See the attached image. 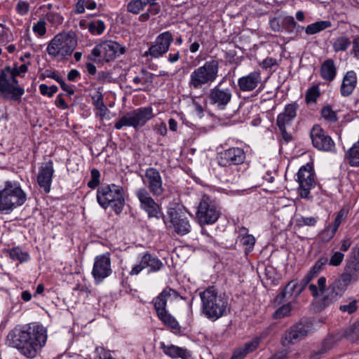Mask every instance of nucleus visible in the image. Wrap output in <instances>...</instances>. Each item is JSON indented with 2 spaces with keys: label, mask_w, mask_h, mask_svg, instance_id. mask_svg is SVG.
I'll use <instances>...</instances> for the list:
<instances>
[{
  "label": "nucleus",
  "mask_w": 359,
  "mask_h": 359,
  "mask_svg": "<svg viewBox=\"0 0 359 359\" xmlns=\"http://www.w3.org/2000/svg\"><path fill=\"white\" fill-rule=\"evenodd\" d=\"M322 116L331 122H335L337 121V116L335 111H334L330 106L323 107L321 110Z\"/></svg>",
  "instance_id": "45"
},
{
  "label": "nucleus",
  "mask_w": 359,
  "mask_h": 359,
  "mask_svg": "<svg viewBox=\"0 0 359 359\" xmlns=\"http://www.w3.org/2000/svg\"><path fill=\"white\" fill-rule=\"evenodd\" d=\"M15 11L22 16L27 15L29 11V3L24 1H20L16 5Z\"/></svg>",
  "instance_id": "52"
},
{
  "label": "nucleus",
  "mask_w": 359,
  "mask_h": 359,
  "mask_svg": "<svg viewBox=\"0 0 359 359\" xmlns=\"http://www.w3.org/2000/svg\"><path fill=\"white\" fill-rule=\"evenodd\" d=\"M245 158V154L243 149L233 147L219 153L218 163L222 166L238 165L242 163Z\"/></svg>",
  "instance_id": "21"
},
{
  "label": "nucleus",
  "mask_w": 359,
  "mask_h": 359,
  "mask_svg": "<svg viewBox=\"0 0 359 359\" xmlns=\"http://www.w3.org/2000/svg\"><path fill=\"white\" fill-rule=\"evenodd\" d=\"M46 332L41 325L16 327L7 336V344L28 358H34L46 344Z\"/></svg>",
  "instance_id": "1"
},
{
  "label": "nucleus",
  "mask_w": 359,
  "mask_h": 359,
  "mask_svg": "<svg viewBox=\"0 0 359 359\" xmlns=\"http://www.w3.org/2000/svg\"><path fill=\"white\" fill-rule=\"evenodd\" d=\"M143 0H131L127 4V11L134 15L139 14L145 7Z\"/></svg>",
  "instance_id": "36"
},
{
  "label": "nucleus",
  "mask_w": 359,
  "mask_h": 359,
  "mask_svg": "<svg viewBox=\"0 0 359 359\" xmlns=\"http://www.w3.org/2000/svg\"><path fill=\"white\" fill-rule=\"evenodd\" d=\"M247 354V344H245L242 348L236 349L230 359H242Z\"/></svg>",
  "instance_id": "60"
},
{
  "label": "nucleus",
  "mask_w": 359,
  "mask_h": 359,
  "mask_svg": "<svg viewBox=\"0 0 359 359\" xmlns=\"http://www.w3.org/2000/svg\"><path fill=\"white\" fill-rule=\"evenodd\" d=\"M353 282L344 273L340 277L336 279L329 287L330 292L325 297V301L330 302L336 301L346 290L347 287Z\"/></svg>",
  "instance_id": "22"
},
{
  "label": "nucleus",
  "mask_w": 359,
  "mask_h": 359,
  "mask_svg": "<svg viewBox=\"0 0 359 359\" xmlns=\"http://www.w3.org/2000/svg\"><path fill=\"white\" fill-rule=\"evenodd\" d=\"M163 353L172 358H181L182 359H191L190 352L186 349L175 345H165L163 343L161 344Z\"/></svg>",
  "instance_id": "26"
},
{
  "label": "nucleus",
  "mask_w": 359,
  "mask_h": 359,
  "mask_svg": "<svg viewBox=\"0 0 359 359\" xmlns=\"http://www.w3.org/2000/svg\"><path fill=\"white\" fill-rule=\"evenodd\" d=\"M220 215V210L216 202L207 195H204L196 211V217L201 225L212 224L217 222Z\"/></svg>",
  "instance_id": "9"
},
{
  "label": "nucleus",
  "mask_w": 359,
  "mask_h": 359,
  "mask_svg": "<svg viewBox=\"0 0 359 359\" xmlns=\"http://www.w3.org/2000/svg\"><path fill=\"white\" fill-rule=\"evenodd\" d=\"M357 301L353 300L348 304L341 305L339 306V310L342 312H346L348 314H351L357 310Z\"/></svg>",
  "instance_id": "54"
},
{
  "label": "nucleus",
  "mask_w": 359,
  "mask_h": 359,
  "mask_svg": "<svg viewBox=\"0 0 359 359\" xmlns=\"http://www.w3.org/2000/svg\"><path fill=\"white\" fill-rule=\"evenodd\" d=\"M46 19L53 25H58L62 23V18L60 15L55 12H49L46 16Z\"/></svg>",
  "instance_id": "53"
},
{
  "label": "nucleus",
  "mask_w": 359,
  "mask_h": 359,
  "mask_svg": "<svg viewBox=\"0 0 359 359\" xmlns=\"http://www.w3.org/2000/svg\"><path fill=\"white\" fill-rule=\"evenodd\" d=\"M168 214L176 233L185 235L191 231L189 221L181 209L172 208Z\"/></svg>",
  "instance_id": "19"
},
{
  "label": "nucleus",
  "mask_w": 359,
  "mask_h": 359,
  "mask_svg": "<svg viewBox=\"0 0 359 359\" xmlns=\"http://www.w3.org/2000/svg\"><path fill=\"white\" fill-rule=\"evenodd\" d=\"M260 341L261 338L256 337L250 342H248V353L255 351L259 347Z\"/></svg>",
  "instance_id": "63"
},
{
  "label": "nucleus",
  "mask_w": 359,
  "mask_h": 359,
  "mask_svg": "<svg viewBox=\"0 0 359 359\" xmlns=\"http://www.w3.org/2000/svg\"><path fill=\"white\" fill-rule=\"evenodd\" d=\"M351 42L346 36L338 37L333 43V48L335 52L344 51L351 45Z\"/></svg>",
  "instance_id": "37"
},
{
  "label": "nucleus",
  "mask_w": 359,
  "mask_h": 359,
  "mask_svg": "<svg viewBox=\"0 0 359 359\" xmlns=\"http://www.w3.org/2000/svg\"><path fill=\"white\" fill-rule=\"evenodd\" d=\"M163 267V262L155 255L146 252L142 255L140 262L131 269V276L139 274L143 269H148L149 273L157 272Z\"/></svg>",
  "instance_id": "17"
},
{
  "label": "nucleus",
  "mask_w": 359,
  "mask_h": 359,
  "mask_svg": "<svg viewBox=\"0 0 359 359\" xmlns=\"http://www.w3.org/2000/svg\"><path fill=\"white\" fill-rule=\"evenodd\" d=\"M261 81L259 72H252L248 75V91L255 89Z\"/></svg>",
  "instance_id": "46"
},
{
  "label": "nucleus",
  "mask_w": 359,
  "mask_h": 359,
  "mask_svg": "<svg viewBox=\"0 0 359 359\" xmlns=\"http://www.w3.org/2000/svg\"><path fill=\"white\" fill-rule=\"evenodd\" d=\"M344 337L352 342L359 340V322L348 327L344 332Z\"/></svg>",
  "instance_id": "33"
},
{
  "label": "nucleus",
  "mask_w": 359,
  "mask_h": 359,
  "mask_svg": "<svg viewBox=\"0 0 359 359\" xmlns=\"http://www.w3.org/2000/svg\"><path fill=\"white\" fill-rule=\"evenodd\" d=\"M283 29L288 32H301L304 30V27L299 25L292 16H287L282 19Z\"/></svg>",
  "instance_id": "32"
},
{
  "label": "nucleus",
  "mask_w": 359,
  "mask_h": 359,
  "mask_svg": "<svg viewBox=\"0 0 359 359\" xmlns=\"http://www.w3.org/2000/svg\"><path fill=\"white\" fill-rule=\"evenodd\" d=\"M32 29L39 36L45 35L46 33V21L43 19H40L33 25Z\"/></svg>",
  "instance_id": "47"
},
{
  "label": "nucleus",
  "mask_w": 359,
  "mask_h": 359,
  "mask_svg": "<svg viewBox=\"0 0 359 359\" xmlns=\"http://www.w3.org/2000/svg\"><path fill=\"white\" fill-rule=\"evenodd\" d=\"M278 65L277 60L272 57L266 58L262 63L263 68L267 69L276 66Z\"/></svg>",
  "instance_id": "64"
},
{
  "label": "nucleus",
  "mask_w": 359,
  "mask_h": 359,
  "mask_svg": "<svg viewBox=\"0 0 359 359\" xmlns=\"http://www.w3.org/2000/svg\"><path fill=\"white\" fill-rule=\"evenodd\" d=\"M320 93L319 90V87L317 85H315L308 89L306 95L305 100L306 103H315L317 101V99L320 97Z\"/></svg>",
  "instance_id": "40"
},
{
  "label": "nucleus",
  "mask_w": 359,
  "mask_h": 359,
  "mask_svg": "<svg viewBox=\"0 0 359 359\" xmlns=\"http://www.w3.org/2000/svg\"><path fill=\"white\" fill-rule=\"evenodd\" d=\"M297 181L299 184V194L301 197L309 198L310 189L314 184V174L311 165L307 164L302 166L297 173Z\"/></svg>",
  "instance_id": "18"
},
{
  "label": "nucleus",
  "mask_w": 359,
  "mask_h": 359,
  "mask_svg": "<svg viewBox=\"0 0 359 359\" xmlns=\"http://www.w3.org/2000/svg\"><path fill=\"white\" fill-rule=\"evenodd\" d=\"M53 173V162L51 160L43 163L39 168L37 182L40 188L43 189L46 194L49 193L50 191Z\"/></svg>",
  "instance_id": "20"
},
{
  "label": "nucleus",
  "mask_w": 359,
  "mask_h": 359,
  "mask_svg": "<svg viewBox=\"0 0 359 359\" xmlns=\"http://www.w3.org/2000/svg\"><path fill=\"white\" fill-rule=\"evenodd\" d=\"M89 32L94 35L101 34L104 29L105 25L102 20H94L88 24V26Z\"/></svg>",
  "instance_id": "39"
},
{
  "label": "nucleus",
  "mask_w": 359,
  "mask_h": 359,
  "mask_svg": "<svg viewBox=\"0 0 359 359\" xmlns=\"http://www.w3.org/2000/svg\"><path fill=\"white\" fill-rule=\"evenodd\" d=\"M332 339H327L324 341L323 346L318 351H314L311 355V359H320L321 355L325 353L331 348Z\"/></svg>",
  "instance_id": "43"
},
{
  "label": "nucleus",
  "mask_w": 359,
  "mask_h": 359,
  "mask_svg": "<svg viewBox=\"0 0 359 359\" xmlns=\"http://www.w3.org/2000/svg\"><path fill=\"white\" fill-rule=\"evenodd\" d=\"M142 76V84L150 85L153 82L154 75L153 74L147 72L145 69L141 70Z\"/></svg>",
  "instance_id": "59"
},
{
  "label": "nucleus",
  "mask_w": 359,
  "mask_h": 359,
  "mask_svg": "<svg viewBox=\"0 0 359 359\" xmlns=\"http://www.w3.org/2000/svg\"><path fill=\"white\" fill-rule=\"evenodd\" d=\"M231 93L229 89L222 90L217 87L211 90L210 100L211 103L223 109L231 100Z\"/></svg>",
  "instance_id": "25"
},
{
  "label": "nucleus",
  "mask_w": 359,
  "mask_h": 359,
  "mask_svg": "<svg viewBox=\"0 0 359 359\" xmlns=\"http://www.w3.org/2000/svg\"><path fill=\"white\" fill-rule=\"evenodd\" d=\"M181 55L179 50H172L167 56V60L171 64L176 63L180 59Z\"/></svg>",
  "instance_id": "62"
},
{
  "label": "nucleus",
  "mask_w": 359,
  "mask_h": 359,
  "mask_svg": "<svg viewBox=\"0 0 359 359\" xmlns=\"http://www.w3.org/2000/svg\"><path fill=\"white\" fill-rule=\"evenodd\" d=\"M158 318L172 332L177 333L180 331V326L174 316L168 311L156 314Z\"/></svg>",
  "instance_id": "28"
},
{
  "label": "nucleus",
  "mask_w": 359,
  "mask_h": 359,
  "mask_svg": "<svg viewBox=\"0 0 359 359\" xmlns=\"http://www.w3.org/2000/svg\"><path fill=\"white\" fill-rule=\"evenodd\" d=\"M219 62L215 60L206 61L194 69L189 75L188 86L191 93L194 90H203L215 82L218 77Z\"/></svg>",
  "instance_id": "3"
},
{
  "label": "nucleus",
  "mask_w": 359,
  "mask_h": 359,
  "mask_svg": "<svg viewBox=\"0 0 359 359\" xmlns=\"http://www.w3.org/2000/svg\"><path fill=\"white\" fill-rule=\"evenodd\" d=\"M336 67L332 60H325L321 65L320 74L321 76L326 81H332L336 75Z\"/></svg>",
  "instance_id": "30"
},
{
  "label": "nucleus",
  "mask_w": 359,
  "mask_h": 359,
  "mask_svg": "<svg viewBox=\"0 0 359 359\" xmlns=\"http://www.w3.org/2000/svg\"><path fill=\"white\" fill-rule=\"evenodd\" d=\"M317 220L315 217H302L301 218L297 220V225L299 226H314L316 223Z\"/></svg>",
  "instance_id": "55"
},
{
  "label": "nucleus",
  "mask_w": 359,
  "mask_h": 359,
  "mask_svg": "<svg viewBox=\"0 0 359 359\" xmlns=\"http://www.w3.org/2000/svg\"><path fill=\"white\" fill-rule=\"evenodd\" d=\"M110 355L109 351H106L104 347L97 346L95 348L94 352L90 357V359H103L104 358H107V355Z\"/></svg>",
  "instance_id": "49"
},
{
  "label": "nucleus",
  "mask_w": 359,
  "mask_h": 359,
  "mask_svg": "<svg viewBox=\"0 0 359 359\" xmlns=\"http://www.w3.org/2000/svg\"><path fill=\"white\" fill-rule=\"evenodd\" d=\"M348 158L349 163L351 166L359 165V146L353 144V146L348 151Z\"/></svg>",
  "instance_id": "38"
},
{
  "label": "nucleus",
  "mask_w": 359,
  "mask_h": 359,
  "mask_svg": "<svg viewBox=\"0 0 359 359\" xmlns=\"http://www.w3.org/2000/svg\"><path fill=\"white\" fill-rule=\"evenodd\" d=\"M328 262L327 258L321 257L314 264V266L310 269L308 274L311 276L313 278L316 277L318 274L323 269V266H325Z\"/></svg>",
  "instance_id": "42"
},
{
  "label": "nucleus",
  "mask_w": 359,
  "mask_h": 359,
  "mask_svg": "<svg viewBox=\"0 0 359 359\" xmlns=\"http://www.w3.org/2000/svg\"><path fill=\"white\" fill-rule=\"evenodd\" d=\"M312 279L313 278L307 273L299 283H294L297 285L296 289H298L296 296L299 295L303 292Z\"/></svg>",
  "instance_id": "51"
},
{
  "label": "nucleus",
  "mask_w": 359,
  "mask_h": 359,
  "mask_svg": "<svg viewBox=\"0 0 359 359\" xmlns=\"http://www.w3.org/2000/svg\"><path fill=\"white\" fill-rule=\"evenodd\" d=\"M292 311V304L291 303L286 304L281 307L278 308L273 313V318L274 319H281L285 317L290 316V312Z\"/></svg>",
  "instance_id": "41"
},
{
  "label": "nucleus",
  "mask_w": 359,
  "mask_h": 359,
  "mask_svg": "<svg viewBox=\"0 0 359 359\" xmlns=\"http://www.w3.org/2000/svg\"><path fill=\"white\" fill-rule=\"evenodd\" d=\"M93 104L95 107L99 109L100 111L105 112L107 109L104 105L102 100V95L101 94L97 95L96 97H93Z\"/></svg>",
  "instance_id": "58"
},
{
  "label": "nucleus",
  "mask_w": 359,
  "mask_h": 359,
  "mask_svg": "<svg viewBox=\"0 0 359 359\" xmlns=\"http://www.w3.org/2000/svg\"><path fill=\"white\" fill-rule=\"evenodd\" d=\"M343 273L353 282L359 278V262L348 257Z\"/></svg>",
  "instance_id": "29"
},
{
  "label": "nucleus",
  "mask_w": 359,
  "mask_h": 359,
  "mask_svg": "<svg viewBox=\"0 0 359 359\" xmlns=\"http://www.w3.org/2000/svg\"><path fill=\"white\" fill-rule=\"evenodd\" d=\"M202 313L209 320L215 321L226 312L227 302L218 295L217 290L213 287H209L201 292Z\"/></svg>",
  "instance_id": "4"
},
{
  "label": "nucleus",
  "mask_w": 359,
  "mask_h": 359,
  "mask_svg": "<svg viewBox=\"0 0 359 359\" xmlns=\"http://www.w3.org/2000/svg\"><path fill=\"white\" fill-rule=\"evenodd\" d=\"M357 78L355 73L353 71L348 72L344 77L341 86L342 95H349L355 88Z\"/></svg>",
  "instance_id": "27"
},
{
  "label": "nucleus",
  "mask_w": 359,
  "mask_h": 359,
  "mask_svg": "<svg viewBox=\"0 0 359 359\" xmlns=\"http://www.w3.org/2000/svg\"><path fill=\"white\" fill-rule=\"evenodd\" d=\"M27 64H23L19 67L12 68L6 66L0 72V93L4 98L18 102H21L22 96L25 94V89L18 84L16 79L18 76L27 72Z\"/></svg>",
  "instance_id": "2"
},
{
  "label": "nucleus",
  "mask_w": 359,
  "mask_h": 359,
  "mask_svg": "<svg viewBox=\"0 0 359 359\" xmlns=\"http://www.w3.org/2000/svg\"><path fill=\"white\" fill-rule=\"evenodd\" d=\"M125 52V47L118 43L114 41H105L93 48L88 59L95 61L97 57H100L108 62L123 55Z\"/></svg>",
  "instance_id": "10"
},
{
  "label": "nucleus",
  "mask_w": 359,
  "mask_h": 359,
  "mask_svg": "<svg viewBox=\"0 0 359 359\" xmlns=\"http://www.w3.org/2000/svg\"><path fill=\"white\" fill-rule=\"evenodd\" d=\"M112 273L111 258L109 252L96 256L92 270V275L96 283L102 282Z\"/></svg>",
  "instance_id": "14"
},
{
  "label": "nucleus",
  "mask_w": 359,
  "mask_h": 359,
  "mask_svg": "<svg viewBox=\"0 0 359 359\" xmlns=\"http://www.w3.org/2000/svg\"><path fill=\"white\" fill-rule=\"evenodd\" d=\"M9 255L13 260L20 262H27L29 259V255L27 252H23L18 247L12 248L9 252Z\"/></svg>",
  "instance_id": "35"
},
{
  "label": "nucleus",
  "mask_w": 359,
  "mask_h": 359,
  "mask_svg": "<svg viewBox=\"0 0 359 359\" xmlns=\"http://www.w3.org/2000/svg\"><path fill=\"white\" fill-rule=\"evenodd\" d=\"M332 23L328 20L318 21L304 27L305 32L309 35L317 34L327 28L330 27Z\"/></svg>",
  "instance_id": "31"
},
{
  "label": "nucleus",
  "mask_w": 359,
  "mask_h": 359,
  "mask_svg": "<svg viewBox=\"0 0 359 359\" xmlns=\"http://www.w3.org/2000/svg\"><path fill=\"white\" fill-rule=\"evenodd\" d=\"M347 215L348 210L346 209H341L337 213L332 226L338 229L341 222L347 217Z\"/></svg>",
  "instance_id": "56"
},
{
  "label": "nucleus",
  "mask_w": 359,
  "mask_h": 359,
  "mask_svg": "<svg viewBox=\"0 0 359 359\" xmlns=\"http://www.w3.org/2000/svg\"><path fill=\"white\" fill-rule=\"evenodd\" d=\"M298 105L296 103L289 104L285 106L283 112L277 117V125L279 129H283L291 124L292 121L297 115Z\"/></svg>",
  "instance_id": "24"
},
{
  "label": "nucleus",
  "mask_w": 359,
  "mask_h": 359,
  "mask_svg": "<svg viewBox=\"0 0 359 359\" xmlns=\"http://www.w3.org/2000/svg\"><path fill=\"white\" fill-rule=\"evenodd\" d=\"M313 332V323L307 319H302L299 322L292 325L284 334L283 344L287 346L294 344Z\"/></svg>",
  "instance_id": "11"
},
{
  "label": "nucleus",
  "mask_w": 359,
  "mask_h": 359,
  "mask_svg": "<svg viewBox=\"0 0 359 359\" xmlns=\"http://www.w3.org/2000/svg\"><path fill=\"white\" fill-rule=\"evenodd\" d=\"M154 117L151 107H140L132 111L126 113L119 118L114 124L116 130H121L123 127H133L138 129Z\"/></svg>",
  "instance_id": "7"
},
{
  "label": "nucleus",
  "mask_w": 359,
  "mask_h": 359,
  "mask_svg": "<svg viewBox=\"0 0 359 359\" xmlns=\"http://www.w3.org/2000/svg\"><path fill=\"white\" fill-rule=\"evenodd\" d=\"M270 27L274 32H280L283 29L282 20L273 18L270 20Z\"/></svg>",
  "instance_id": "61"
},
{
  "label": "nucleus",
  "mask_w": 359,
  "mask_h": 359,
  "mask_svg": "<svg viewBox=\"0 0 359 359\" xmlns=\"http://www.w3.org/2000/svg\"><path fill=\"white\" fill-rule=\"evenodd\" d=\"M100 173L96 168L90 172V180L88 182V187L90 189H95L100 184Z\"/></svg>",
  "instance_id": "44"
},
{
  "label": "nucleus",
  "mask_w": 359,
  "mask_h": 359,
  "mask_svg": "<svg viewBox=\"0 0 359 359\" xmlns=\"http://www.w3.org/2000/svg\"><path fill=\"white\" fill-rule=\"evenodd\" d=\"M173 42V36L169 31L160 34L149 50L145 52V55H150L151 57L158 58L165 54Z\"/></svg>",
  "instance_id": "15"
},
{
  "label": "nucleus",
  "mask_w": 359,
  "mask_h": 359,
  "mask_svg": "<svg viewBox=\"0 0 359 359\" xmlns=\"http://www.w3.org/2000/svg\"><path fill=\"white\" fill-rule=\"evenodd\" d=\"M58 88L56 86H48L47 85L42 83L39 86V90L41 95H47L49 97L57 93Z\"/></svg>",
  "instance_id": "48"
},
{
  "label": "nucleus",
  "mask_w": 359,
  "mask_h": 359,
  "mask_svg": "<svg viewBox=\"0 0 359 359\" xmlns=\"http://www.w3.org/2000/svg\"><path fill=\"white\" fill-rule=\"evenodd\" d=\"M97 201L104 209L109 207L116 215H120L125 205L124 191L122 187L111 184L98 187L96 196Z\"/></svg>",
  "instance_id": "5"
},
{
  "label": "nucleus",
  "mask_w": 359,
  "mask_h": 359,
  "mask_svg": "<svg viewBox=\"0 0 359 359\" xmlns=\"http://www.w3.org/2000/svg\"><path fill=\"white\" fill-rule=\"evenodd\" d=\"M151 193L145 187H141L136 190L135 196L138 198L140 208L145 211L149 218H160L162 212L159 205L154 201L151 196Z\"/></svg>",
  "instance_id": "12"
},
{
  "label": "nucleus",
  "mask_w": 359,
  "mask_h": 359,
  "mask_svg": "<svg viewBox=\"0 0 359 359\" xmlns=\"http://www.w3.org/2000/svg\"><path fill=\"white\" fill-rule=\"evenodd\" d=\"M344 255L340 252H335L330 259V265L339 266L343 261Z\"/></svg>",
  "instance_id": "57"
},
{
  "label": "nucleus",
  "mask_w": 359,
  "mask_h": 359,
  "mask_svg": "<svg viewBox=\"0 0 359 359\" xmlns=\"http://www.w3.org/2000/svg\"><path fill=\"white\" fill-rule=\"evenodd\" d=\"M297 286V285L293 284L292 280L289 282L284 287L283 291L276 297V302H277L278 304H280L287 296H292V293L296 290Z\"/></svg>",
  "instance_id": "34"
},
{
  "label": "nucleus",
  "mask_w": 359,
  "mask_h": 359,
  "mask_svg": "<svg viewBox=\"0 0 359 359\" xmlns=\"http://www.w3.org/2000/svg\"><path fill=\"white\" fill-rule=\"evenodd\" d=\"M27 200V194L17 182L6 181L4 188L0 191V212L6 213L22 205Z\"/></svg>",
  "instance_id": "6"
},
{
  "label": "nucleus",
  "mask_w": 359,
  "mask_h": 359,
  "mask_svg": "<svg viewBox=\"0 0 359 359\" xmlns=\"http://www.w3.org/2000/svg\"><path fill=\"white\" fill-rule=\"evenodd\" d=\"M77 45L74 35L70 34H57L49 43L47 53L53 57L65 58L71 55Z\"/></svg>",
  "instance_id": "8"
},
{
  "label": "nucleus",
  "mask_w": 359,
  "mask_h": 359,
  "mask_svg": "<svg viewBox=\"0 0 359 359\" xmlns=\"http://www.w3.org/2000/svg\"><path fill=\"white\" fill-rule=\"evenodd\" d=\"M179 297L180 294L176 290L170 287L163 289V291L153 299L156 314L167 311V302L177 299Z\"/></svg>",
  "instance_id": "23"
},
{
  "label": "nucleus",
  "mask_w": 359,
  "mask_h": 359,
  "mask_svg": "<svg viewBox=\"0 0 359 359\" xmlns=\"http://www.w3.org/2000/svg\"><path fill=\"white\" fill-rule=\"evenodd\" d=\"M142 181L149 192L154 196H161L165 192L162 177L156 168L152 167L147 168Z\"/></svg>",
  "instance_id": "13"
},
{
  "label": "nucleus",
  "mask_w": 359,
  "mask_h": 359,
  "mask_svg": "<svg viewBox=\"0 0 359 359\" xmlns=\"http://www.w3.org/2000/svg\"><path fill=\"white\" fill-rule=\"evenodd\" d=\"M311 138L314 147L325 151H333L335 146L332 138L318 125L311 130Z\"/></svg>",
  "instance_id": "16"
},
{
  "label": "nucleus",
  "mask_w": 359,
  "mask_h": 359,
  "mask_svg": "<svg viewBox=\"0 0 359 359\" xmlns=\"http://www.w3.org/2000/svg\"><path fill=\"white\" fill-rule=\"evenodd\" d=\"M337 229L333 226H327L322 233L321 238L324 241H329L334 236Z\"/></svg>",
  "instance_id": "50"
}]
</instances>
